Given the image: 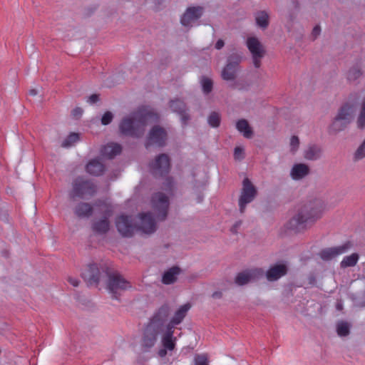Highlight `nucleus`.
<instances>
[{
  "label": "nucleus",
  "mask_w": 365,
  "mask_h": 365,
  "mask_svg": "<svg viewBox=\"0 0 365 365\" xmlns=\"http://www.w3.org/2000/svg\"><path fill=\"white\" fill-rule=\"evenodd\" d=\"M322 207V202L319 200L303 205L287 222V229L294 232H301L306 228L307 223L320 217Z\"/></svg>",
  "instance_id": "1"
},
{
  "label": "nucleus",
  "mask_w": 365,
  "mask_h": 365,
  "mask_svg": "<svg viewBox=\"0 0 365 365\" xmlns=\"http://www.w3.org/2000/svg\"><path fill=\"white\" fill-rule=\"evenodd\" d=\"M152 115L150 112L143 113L138 110L132 113L121 120L119 124L120 133L125 136L141 137L144 134L147 120Z\"/></svg>",
  "instance_id": "2"
},
{
  "label": "nucleus",
  "mask_w": 365,
  "mask_h": 365,
  "mask_svg": "<svg viewBox=\"0 0 365 365\" xmlns=\"http://www.w3.org/2000/svg\"><path fill=\"white\" fill-rule=\"evenodd\" d=\"M96 185L84 177H78L72 182V190L69 193L71 199H88L96 192Z\"/></svg>",
  "instance_id": "3"
},
{
  "label": "nucleus",
  "mask_w": 365,
  "mask_h": 365,
  "mask_svg": "<svg viewBox=\"0 0 365 365\" xmlns=\"http://www.w3.org/2000/svg\"><path fill=\"white\" fill-rule=\"evenodd\" d=\"M354 106L349 103L344 104L338 110L331 124V129L335 133L344 130L353 120Z\"/></svg>",
  "instance_id": "4"
},
{
  "label": "nucleus",
  "mask_w": 365,
  "mask_h": 365,
  "mask_svg": "<svg viewBox=\"0 0 365 365\" xmlns=\"http://www.w3.org/2000/svg\"><path fill=\"white\" fill-rule=\"evenodd\" d=\"M106 287L113 298L118 299L122 292L131 288V284L121 274L115 272L108 274Z\"/></svg>",
  "instance_id": "5"
},
{
  "label": "nucleus",
  "mask_w": 365,
  "mask_h": 365,
  "mask_svg": "<svg viewBox=\"0 0 365 365\" xmlns=\"http://www.w3.org/2000/svg\"><path fill=\"white\" fill-rule=\"evenodd\" d=\"M151 205L156 220H164L169 207L168 196L160 192L155 193L151 199Z\"/></svg>",
  "instance_id": "6"
},
{
  "label": "nucleus",
  "mask_w": 365,
  "mask_h": 365,
  "mask_svg": "<svg viewBox=\"0 0 365 365\" xmlns=\"http://www.w3.org/2000/svg\"><path fill=\"white\" fill-rule=\"evenodd\" d=\"M242 56L234 53L227 58L226 66L222 71L221 76L224 81H235L239 70V64L241 62Z\"/></svg>",
  "instance_id": "7"
},
{
  "label": "nucleus",
  "mask_w": 365,
  "mask_h": 365,
  "mask_svg": "<svg viewBox=\"0 0 365 365\" xmlns=\"http://www.w3.org/2000/svg\"><path fill=\"white\" fill-rule=\"evenodd\" d=\"M257 194L255 187L248 178H245L242 182V189L239 199V207L241 213H243L245 207L250 203Z\"/></svg>",
  "instance_id": "8"
},
{
  "label": "nucleus",
  "mask_w": 365,
  "mask_h": 365,
  "mask_svg": "<svg viewBox=\"0 0 365 365\" xmlns=\"http://www.w3.org/2000/svg\"><path fill=\"white\" fill-rule=\"evenodd\" d=\"M149 168L152 174L156 177L167 175L170 168L168 155L165 153L160 154L149 164Z\"/></svg>",
  "instance_id": "9"
},
{
  "label": "nucleus",
  "mask_w": 365,
  "mask_h": 365,
  "mask_svg": "<svg viewBox=\"0 0 365 365\" xmlns=\"http://www.w3.org/2000/svg\"><path fill=\"white\" fill-rule=\"evenodd\" d=\"M246 44L252 54L254 66L259 68L261 66V60L265 54L263 46L255 37H249L247 39Z\"/></svg>",
  "instance_id": "10"
},
{
  "label": "nucleus",
  "mask_w": 365,
  "mask_h": 365,
  "mask_svg": "<svg viewBox=\"0 0 365 365\" xmlns=\"http://www.w3.org/2000/svg\"><path fill=\"white\" fill-rule=\"evenodd\" d=\"M167 133L165 130L158 126H154L150 131L145 142V147L148 148L152 145L163 147L165 145Z\"/></svg>",
  "instance_id": "11"
},
{
  "label": "nucleus",
  "mask_w": 365,
  "mask_h": 365,
  "mask_svg": "<svg viewBox=\"0 0 365 365\" xmlns=\"http://www.w3.org/2000/svg\"><path fill=\"white\" fill-rule=\"evenodd\" d=\"M263 275L264 271L261 268L247 269L237 274L235 282L238 286H243L252 281L259 279Z\"/></svg>",
  "instance_id": "12"
},
{
  "label": "nucleus",
  "mask_w": 365,
  "mask_h": 365,
  "mask_svg": "<svg viewBox=\"0 0 365 365\" xmlns=\"http://www.w3.org/2000/svg\"><path fill=\"white\" fill-rule=\"evenodd\" d=\"M204 9L202 6L188 7L180 19V23L185 27L190 28L202 16Z\"/></svg>",
  "instance_id": "13"
},
{
  "label": "nucleus",
  "mask_w": 365,
  "mask_h": 365,
  "mask_svg": "<svg viewBox=\"0 0 365 365\" xmlns=\"http://www.w3.org/2000/svg\"><path fill=\"white\" fill-rule=\"evenodd\" d=\"M115 225L118 232L123 237H131L135 230L132 217L121 215L116 218Z\"/></svg>",
  "instance_id": "14"
},
{
  "label": "nucleus",
  "mask_w": 365,
  "mask_h": 365,
  "mask_svg": "<svg viewBox=\"0 0 365 365\" xmlns=\"http://www.w3.org/2000/svg\"><path fill=\"white\" fill-rule=\"evenodd\" d=\"M138 229L143 233L150 235L156 230V221L153 213L148 212L139 215Z\"/></svg>",
  "instance_id": "15"
},
{
  "label": "nucleus",
  "mask_w": 365,
  "mask_h": 365,
  "mask_svg": "<svg viewBox=\"0 0 365 365\" xmlns=\"http://www.w3.org/2000/svg\"><path fill=\"white\" fill-rule=\"evenodd\" d=\"M160 331V329L148 324L143 332L141 341L142 346L146 350L152 348L155 344Z\"/></svg>",
  "instance_id": "16"
},
{
  "label": "nucleus",
  "mask_w": 365,
  "mask_h": 365,
  "mask_svg": "<svg viewBox=\"0 0 365 365\" xmlns=\"http://www.w3.org/2000/svg\"><path fill=\"white\" fill-rule=\"evenodd\" d=\"M101 274V273L96 264H88L81 273L82 277L89 285L98 284Z\"/></svg>",
  "instance_id": "17"
},
{
  "label": "nucleus",
  "mask_w": 365,
  "mask_h": 365,
  "mask_svg": "<svg viewBox=\"0 0 365 365\" xmlns=\"http://www.w3.org/2000/svg\"><path fill=\"white\" fill-rule=\"evenodd\" d=\"M169 314V307L166 304L163 305L155 313L148 324L161 330L165 322L168 320Z\"/></svg>",
  "instance_id": "18"
},
{
  "label": "nucleus",
  "mask_w": 365,
  "mask_h": 365,
  "mask_svg": "<svg viewBox=\"0 0 365 365\" xmlns=\"http://www.w3.org/2000/svg\"><path fill=\"white\" fill-rule=\"evenodd\" d=\"M351 245L349 243H345L340 246L327 248L320 252L319 256L323 260L329 261L345 253L348 251Z\"/></svg>",
  "instance_id": "19"
},
{
  "label": "nucleus",
  "mask_w": 365,
  "mask_h": 365,
  "mask_svg": "<svg viewBox=\"0 0 365 365\" xmlns=\"http://www.w3.org/2000/svg\"><path fill=\"white\" fill-rule=\"evenodd\" d=\"M170 107L173 112L177 113L180 115L183 125L188 123L190 118L187 112L186 105L180 99L172 100L170 102Z\"/></svg>",
  "instance_id": "20"
},
{
  "label": "nucleus",
  "mask_w": 365,
  "mask_h": 365,
  "mask_svg": "<svg viewBox=\"0 0 365 365\" xmlns=\"http://www.w3.org/2000/svg\"><path fill=\"white\" fill-rule=\"evenodd\" d=\"M288 268L286 264L279 263L270 267L266 272V277L269 282H274L287 274Z\"/></svg>",
  "instance_id": "21"
},
{
  "label": "nucleus",
  "mask_w": 365,
  "mask_h": 365,
  "mask_svg": "<svg viewBox=\"0 0 365 365\" xmlns=\"http://www.w3.org/2000/svg\"><path fill=\"white\" fill-rule=\"evenodd\" d=\"M112 210L108 209L106 211L103 218L96 221L92 225L93 232L99 235L106 234L110 229L108 217L111 216Z\"/></svg>",
  "instance_id": "22"
},
{
  "label": "nucleus",
  "mask_w": 365,
  "mask_h": 365,
  "mask_svg": "<svg viewBox=\"0 0 365 365\" xmlns=\"http://www.w3.org/2000/svg\"><path fill=\"white\" fill-rule=\"evenodd\" d=\"M310 173L309 167L305 163H296L290 170V177L294 180H300Z\"/></svg>",
  "instance_id": "23"
},
{
  "label": "nucleus",
  "mask_w": 365,
  "mask_h": 365,
  "mask_svg": "<svg viewBox=\"0 0 365 365\" xmlns=\"http://www.w3.org/2000/svg\"><path fill=\"white\" fill-rule=\"evenodd\" d=\"M190 304H185L180 307L175 312L174 316L168 324L167 327L174 330L175 326L180 324L186 316L187 312L190 309Z\"/></svg>",
  "instance_id": "24"
},
{
  "label": "nucleus",
  "mask_w": 365,
  "mask_h": 365,
  "mask_svg": "<svg viewBox=\"0 0 365 365\" xmlns=\"http://www.w3.org/2000/svg\"><path fill=\"white\" fill-rule=\"evenodd\" d=\"M86 172L94 176H100L105 171V165L98 159L91 160L86 166Z\"/></svg>",
  "instance_id": "25"
},
{
  "label": "nucleus",
  "mask_w": 365,
  "mask_h": 365,
  "mask_svg": "<svg viewBox=\"0 0 365 365\" xmlns=\"http://www.w3.org/2000/svg\"><path fill=\"white\" fill-rule=\"evenodd\" d=\"M122 151V147L120 144L115 143H110L101 149V155L109 159L119 155Z\"/></svg>",
  "instance_id": "26"
},
{
  "label": "nucleus",
  "mask_w": 365,
  "mask_h": 365,
  "mask_svg": "<svg viewBox=\"0 0 365 365\" xmlns=\"http://www.w3.org/2000/svg\"><path fill=\"white\" fill-rule=\"evenodd\" d=\"M322 150L317 145H309L304 150V158L306 160L315 161L319 159L322 156Z\"/></svg>",
  "instance_id": "27"
},
{
  "label": "nucleus",
  "mask_w": 365,
  "mask_h": 365,
  "mask_svg": "<svg viewBox=\"0 0 365 365\" xmlns=\"http://www.w3.org/2000/svg\"><path fill=\"white\" fill-rule=\"evenodd\" d=\"M174 330L166 327V331L162 337V345L168 351H173L175 347L176 338L173 336Z\"/></svg>",
  "instance_id": "28"
},
{
  "label": "nucleus",
  "mask_w": 365,
  "mask_h": 365,
  "mask_svg": "<svg viewBox=\"0 0 365 365\" xmlns=\"http://www.w3.org/2000/svg\"><path fill=\"white\" fill-rule=\"evenodd\" d=\"M74 213L81 218L89 217L93 213V207L88 202H80L75 207Z\"/></svg>",
  "instance_id": "29"
},
{
  "label": "nucleus",
  "mask_w": 365,
  "mask_h": 365,
  "mask_svg": "<svg viewBox=\"0 0 365 365\" xmlns=\"http://www.w3.org/2000/svg\"><path fill=\"white\" fill-rule=\"evenodd\" d=\"M180 273V269L177 267H173L165 272L163 274L162 282L165 284H170L174 283L177 279V276Z\"/></svg>",
  "instance_id": "30"
},
{
  "label": "nucleus",
  "mask_w": 365,
  "mask_h": 365,
  "mask_svg": "<svg viewBox=\"0 0 365 365\" xmlns=\"http://www.w3.org/2000/svg\"><path fill=\"white\" fill-rule=\"evenodd\" d=\"M236 128L246 138H250L253 135L251 127L250 126L248 122L245 119L239 120L236 123Z\"/></svg>",
  "instance_id": "31"
},
{
  "label": "nucleus",
  "mask_w": 365,
  "mask_h": 365,
  "mask_svg": "<svg viewBox=\"0 0 365 365\" xmlns=\"http://www.w3.org/2000/svg\"><path fill=\"white\" fill-rule=\"evenodd\" d=\"M356 125L358 128L361 130L365 128V94L360 104V110L356 118Z\"/></svg>",
  "instance_id": "32"
},
{
  "label": "nucleus",
  "mask_w": 365,
  "mask_h": 365,
  "mask_svg": "<svg viewBox=\"0 0 365 365\" xmlns=\"http://www.w3.org/2000/svg\"><path fill=\"white\" fill-rule=\"evenodd\" d=\"M359 256L356 253H353L351 255L346 256L343 258L340 263L341 268H346L355 266L359 260Z\"/></svg>",
  "instance_id": "33"
},
{
  "label": "nucleus",
  "mask_w": 365,
  "mask_h": 365,
  "mask_svg": "<svg viewBox=\"0 0 365 365\" xmlns=\"http://www.w3.org/2000/svg\"><path fill=\"white\" fill-rule=\"evenodd\" d=\"M269 16L267 12L262 11L256 14L255 20L258 26L266 29L269 24Z\"/></svg>",
  "instance_id": "34"
},
{
  "label": "nucleus",
  "mask_w": 365,
  "mask_h": 365,
  "mask_svg": "<svg viewBox=\"0 0 365 365\" xmlns=\"http://www.w3.org/2000/svg\"><path fill=\"white\" fill-rule=\"evenodd\" d=\"M336 332L339 336H346L350 333V325L348 322L340 321L336 324Z\"/></svg>",
  "instance_id": "35"
},
{
  "label": "nucleus",
  "mask_w": 365,
  "mask_h": 365,
  "mask_svg": "<svg viewBox=\"0 0 365 365\" xmlns=\"http://www.w3.org/2000/svg\"><path fill=\"white\" fill-rule=\"evenodd\" d=\"M365 158V139L359 145L353 154V160L354 162L359 161Z\"/></svg>",
  "instance_id": "36"
},
{
  "label": "nucleus",
  "mask_w": 365,
  "mask_h": 365,
  "mask_svg": "<svg viewBox=\"0 0 365 365\" xmlns=\"http://www.w3.org/2000/svg\"><path fill=\"white\" fill-rule=\"evenodd\" d=\"M221 117L217 112H212L207 118L208 124L212 128H218L220 125Z\"/></svg>",
  "instance_id": "37"
},
{
  "label": "nucleus",
  "mask_w": 365,
  "mask_h": 365,
  "mask_svg": "<svg viewBox=\"0 0 365 365\" xmlns=\"http://www.w3.org/2000/svg\"><path fill=\"white\" fill-rule=\"evenodd\" d=\"M362 75L359 68L354 66L349 69L347 73V80L349 82H354Z\"/></svg>",
  "instance_id": "38"
},
{
  "label": "nucleus",
  "mask_w": 365,
  "mask_h": 365,
  "mask_svg": "<svg viewBox=\"0 0 365 365\" xmlns=\"http://www.w3.org/2000/svg\"><path fill=\"white\" fill-rule=\"evenodd\" d=\"M78 139V134L72 133L62 142L61 146L63 148H69L76 143Z\"/></svg>",
  "instance_id": "39"
},
{
  "label": "nucleus",
  "mask_w": 365,
  "mask_h": 365,
  "mask_svg": "<svg viewBox=\"0 0 365 365\" xmlns=\"http://www.w3.org/2000/svg\"><path fill=\"white\" fill-rule=\"evenodd\" d=\"M202 91L205 94H208L212 89V81L206 77H203L201 80Z\"/></svg>",
  "instance_id": "40"
},
{
  "label": "nucleus",
  "mask_w": 365,
  "mask_h": 365,
  "mask_svg": "<svg viewBox=\"0 0 365 365\" xmlns=\"http://www.w3.org/2000/svg\"><path fill=\"white\" fill-rule=\"evenodd\" d=\"M174 187V181L172 178H167L163 182V189L166 191L168 194L173 192Z\"/></svg>",
  "instance_id": "41"
},
{
  "label": "nucleus",
  "mask_w": 365,
  "mask_h": 365,
  "mask_svg": "<svg viewBox=\"0 0 365 365\" xmlns=\"http://www.w3.org/2000/svg\"><path fill=\"white\" fill-rule=\"evenodd\" d=\"M195 365H208V359L205 354H197L194 359Z\"/></svg>",
  "instance_id": "42"
},
{
  "label": "nucleus",
  "mask_w": 365,
  "mask_h": 365,
  "mask_svg": "<svg viewBox=\"0 0 365 365\" xmlns=\"http://www.w3.org/2000/svg\"><path fill=\"white\" fill-rule=\"evenodd\" d=\"M290 150L292 153H294L299 148V139L297 136L293 135L290 138Z\"/></svg>",
  "instance_id": "43"
},
{
  "label": "nucleus",
  "mask_w": 365,
  "mask_h": 365,
  "mask_svg": "<svg viewBox=\"0 0 365 365\" xmlns=\"http://www.w3.org/2000/svg\"><path fill=\"white\" fill-rule=\"evenodd\" d=\"M113 118V115L110 111H106L101 118V123L104 125L110 124Z\"/></svg>",
  "instance_id": "44"
},
{
  "label": "nucleus",
  "mask_w": 365,
  "mask_h": 365,
  "mask_svg": "<svg viewBox=\"0 0 365 365\" xmlns=\"http://www.w3.org/2000/svg\"><path fill=\"white\" fill-rule=\"evenodd\" d=\"M244 150L241 147H236L234 150V158L236 160H242L244 158Z\"/></svg>",
  "instance_id": "45"
},
{
  "label": "nucleus",
  "mask_w": 365,
  "mask_h": 365,
  "mask_svg": "<svg viewBox=\"0 0 365 365\" xmlns=\"http://www.w3.org/2000/svg\"><path fill=\"white\" fill-rule=\"evenodd\" d=\"M99 101V96L97 94H93L89 96L88 102L91 104L97 103Z\"/></svg>",
  "instance_id": "46"
},
{
  "label": "nucleus",
  "mask_w": 365,
  "mask_h": 365,
  "mask_svg": "<svg viewBox=\"0 0 365 365\" xmlns=\"http://www.w3.org/2000/svg\"><path fill=\"white\" fill-rule=\"evenodd\" d=\"M320 32H321V29L319 26H316L314 27L312 32L314 39H315L320 34Z\"/></svg>",
  "instance_id": "47"
},
{
  "label": "nucleus",
  "mask_w": 365,
  "mask_h": 365,
  "mask_svg": "<svg viewBox=\"0 0 365 365\" xmlns=\"http://www.w3.org/2000/svg\"><path fill=\"white\" fill-rule=\"evenodd\" d=\"M242 222L237 221L235 223V225L231 228V232L233 233H237L238 228L241 226Z\"/></svg>",
  "instance_id": "48"
},
{
  "label": "nucleus",
  "mask_w": 365,
  "mask_h": 365,
  "mask_svg": "<svg viewBox=\"0 0 365 365\" xmlns=\"http://www.w3.org/2000/svg\"><path fill=\"white\" fill-rule=\"evenodd\" d=\"M225 45L224 41L222 39H219L215 43V48L217 50L221 49Z\"/></svg>",
  "instance_id": "49"
},
{
  "label": "nucleus",
  "mask_w": 365,
  "mask_h": 365,
  "mask_svg": "<svg viewBox=\"0 0 365 365\" xmlns=\"http://www.w3.org/2000/svg\"><path fill=\"white\" fill-rule=\"evenodd\" d=\"M68 281L71 283V284H72L73 287H78L80 282L78 279L72 277H70L68 279Z\"/></svg>",
  "instance_id": "50"
},
{
  "label": "nucleus",
  "mask_w": 365,
  "mask_h": 365,
  "mask_svg": "<svg viewBox=\"0 0 365 365\" xmlns=\"http://www.w3.org/2000/svg\"><path fill=\"white\" fill-rule=\"evenodd\" d=\"M222 294L220 291H216V292H213L212 294V297L214 299H220L222 297Z\"/></svg>",
  "instance_id": "51"
},
{
  "label": "nucleus",
  "mask_w": 365,
  "mask_h": 365,
  "mask_svg": "<svg viewBox=\"0 0 365 365\" xmlns=\"http://www.w3.org/2000/svg\"><path fill=\"white\" fill-rule=\"evenodd\" d=\"M167 349H165L163 347V349H160L159 351H158V355L160 356V357H164L166 356L167 354Z\"/></svg>",
  "instance_id": "52"
},
{
  "label": "nucleus",
  "mask_w": 365,
  "mask_h": 365,
  "mask_svg": "<svg viewBox=\"0 0 365 365\" xmlns=\"http://www.w3.org/2000/svg\"><path fill=\"white\" fill-rule=\"evenodd\" d=\"M82 110L79 108H77L73 110V115H81L82 114Z\"/></svg>",
  "instance_id": "53"
},
{
  "label": "nucleus",
  "mask_w": 365,
  "mask_h": 365,
  "mask_svg": "<svg viewBox=\"0 0 365 365\" xmlns=\"http://www.w3.org/2000/svg\"><path fill=\"white\" fill-rule=\"evenodd\" d=\"M30 96H35L37 95L38 91L36 89H31L29 91Z\"/></svg>",
  "instance_id": "54"
},
{
  "label": "nucleus",
  "mask_w": 365,
  "mask_h": 365,
  "mask_svg": "<svg viewBox=\"0 0 365 365\" xmlns=\"http://www.w3.org/2000/svg\"><path fill=\"white\" fill-rule=\"evenodd\" d=\"M336 307L337 310H339V311L343 309L342 303L341 302H338Z\"/></svg>",
  "instance_id": "55"
},
{
  "label": "nucleus",
  "mask_w": 365,
  "mask_h": 365,
  "mask_svg": "<svg viewBox=\"0 0 365 365\" xmlns=\"http://www.w3.org/2000/svg\"><path fill=\"white\" fill-rule=\"evenodd\" d=\"M309 284H314L315 283V277L314 276H311L309 277Z\"/></svg>",
  "instance_id": "56"
},
{
  "label": "nucleus",
  "mask_w": 365,
  "mask_h": 365,
  "mask_svg": "<svg viewBox=\"0 0 365 365\" xmlns=\"http://www.w3.org/2000/svg\"><path fill=\"white\" fill-rule=\"evenodd\" d=\"M295 4L294 6L295 7H297L298 6V3L297 2H294Z\"/></svg>",
  "instance_id": "57"
},
{
  "label": "nucleus",
  "mask_w": 365,
  "mask_h": 365,
  "mask_svg": "<svg viewBox=\"0 0 365 365\" xmlns=\"http://www.w3.org/2000/svg\"><path fill=\"white\" fill-rule=\"evenodd\" d=\"M202 201V199H199L198 202H200Z\"/></svg>",
  "instance_id": "58"
}]
</instances>
